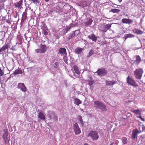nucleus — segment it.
Masks as SVG:
<instances>
[{
	"mask_svg": "<svg viewBox=\"0 0 145 145\" xmlns=\"http://www.w3.org/2000/svg\"><path fill=\"white\" fill-rule=\"evenodd\" d=\"M93 106L96 108L100 109L103 112H106L107 110L105 105L99 101H95Z\"/></svg>",
	"mask_w": 145,
	"mask_h": 145,
	"instance_id": "nucleus-1",
	"label": "nucleus"
},
{
	"mask_svg": "<svg viewBox=\"0 0 145 145\" xmlns=\"http://www.w3.org/2000/svg\"><path fill=\"white\" fill-rule=\"evenodd\" d=\"M143 73L144 71L141 68L137 69L134 71V74L135 78L138 79L141 78Z\"/></svg>",
	"mask_w": 145,
	"mask_h": 145,
	"instance_id": "nucleus-2",
	"label": "nucleus"
},
{
	"mask_svg": "<svg viewBox=\"0 0 145 145\" xmlns=\"http://www.w3.org/2000/svg\"><path fill=\"white\" fill-rule=\"evenodd\" d=\"M95 73H97L99 76H103L107 74V71L105 68L102 67L98 69Z\"/></svg>",
	"mask_w": 145,
	"mask_h": 145,
	"instance_id": "nucleus-3",
	"label": "nucleus"
},
{
	"mask_svg": "<svg viewBox=\"0 0 145 145\" xmlns=\"http://www.w3.org/2000/svg\"><path fill=\"white\" fill-rule=\"evenodd\" d=\"M88 136L90 137L93 140H96L99 137L98 133L95 131H92L90 132L88 134Z\"/></svg>",
	"mask_w": 145,
	"mask_h": 145,
	"instance_id": "nucleus-4",
	"label": "nucleus"
},
{
	"mask_svg": "<svg viewBox=\"0 0 145 145\" xmlns=\"http://www.w3.org/2000/svg\"><path fill=\"white\" fill-rule=\"evenodd\" d=\"M47 50L46 46L44 44H41L40 45V48L35 49V51L37 53L40 54L45 53Z\"/></svg>",
	"mask_w": 145,
	"mask_h": 145,
	"instance_id": "nucleus-5",
	"label": "nucleus"
},
{
	"mask_svg": "<svg viewBox=\"0 0 145 145\" xmlns=\"http://www.w3.org/2000/svg\"><path fill=\"white\" fill-rule=\"evenodd\" d=\"M127 83L133 87H137L138 85L136 82L129 76H128L127 78Z\"/></svg>",
	"mask_w": 145,
	"mask_h": 145,
	"instance_id": "nucleus-6",
	"label": "nucleus"
},
{
	"mask_svg": "<svg viewBox=\"0 0 145 145\" xmlns=\"http://www.w3.org/2000/svg\"><path fill=\"white\" fill-rule=\"evenodd\" d=\"M47 116L49 120L53 118L57 120L58 118L57 116L56 115L55 112L53 111H49L48 112Z\"/></svg>",
	"mask_w": 145,
	"mask_h": 145,
	"instance_id": "nucleus-7",
	"label": "nucleus"
},
{
	"mask_svg": "<svg viewBox=\"0 0 145 145\" xmlns=\"http://www.w3.org/2000/svg\"><path fill=\"white\" fill-rule=\"evenodd\" d=\"M139 130L136 128L133 130L132 133V138L137 139V134L141 132L140 131V127H139Z\"/></svg>",
	"mask_w": 145,
	"mask_h": 145,
	"instance_id": "nucleus-8",
	"label": "nucleus"
},
{
	"mask_svg": "<svg viewBox=\"0 0 145 145\" xmlns=\"http://www.w3.org/2000/svg\"><path fill=\"white\" fill-rule=\"evenodd\" d=\"M9 44H5L0 49V54H3L5 53V52L6 50H7V52H8V49L9 48Z\"/></svg>",
	"mask_w": 145,
	"mask_h": 145,
	"instance_id": "nucleus-9",
	"label": "nucleus"
},
{
	"mask_svg": "<svg viewBox=\"0 0 145 145\" xmlns=\"http://www.w3.org/2000/svg\"><path fill=\"white\" fill-rule=\"evenodd\" d=\"M73 129L75 134L76 135L79 134L81 132L78 124L77 123H75L73 125Z\"/></svg>",
	"mask_w": 145,
	"mask_h": 145,
	"instance_id": "nucleus-10",
	"label": "nucleus"
},
{
	"mask_svg": "<svg viewBox=\"0 0 145 145\" xmlns=\"http://www.w3.org/2000/svg\"><path fill=\"white\" fill-rule=\"evenodd\" d=\"M18 88L20 89L22 91L24 92L27 91L26 88L24 83H19L18 85Z\"/></svg>",
	"mask_w": 145,
	"mask_h": 145,
	"instance_id": "nucleus-11",
	"label": "nucleus"
},
{
	"mask_svg": "<svg viewBox=\"0 0 145 145\" xmlns=\"http://www.w3.org/2000/svg\"><path fill=\"white\" fill-rule=\"evenodd\" d=\"M88 38L90 40H91L92 41L96 42L97 39V37L95 35L94 33H92L88 37Z\"/></svg>",
	"mask_w": 145,
	"mask_h": 145,
	"instance_id": "nucleus-12",
	"label": "nucleus"
},
{
	"mask_svg": "<svg viewBox=\"0 0 145 145\" xmlns=\"http://www.w3.org/2000/svg\"><path fill=\"white\" fill-rule=\"evenodd\" d=\"M4 133L3 136V140L6 143L7 142H8V132L6 130H4Z\"/></svg>",
	"mask_w": 145,
	"mask_h": 145,
	"instance_id": "nucleus-13",
	"label": "nucleus"
},
{
	"mask_svg": "<svg viewBox=\"0 0 145 145\" xmlns=\"http://www.w3.org/2000/svg\"><path fill=\"white\" fill-rule=\"evenodd\" d=\"M59 52L62 55L64 56H66L67 55L66 50L65 48H60L59 50Z\"/></svg>",
	"mask_w": 145,
	"mask_h": 145,
	"instance_id": "nucleus-14",
	"label": "nucleus"
},
{
	"mask_svg": "<svg viewBox=\"0 0 145 145\" xmlns=\"http://www.w3.org/2000/svg\"><path fill=\"white\" fill-rule=\"evenodd\" d=\"M111 24H107L104 25L103 29L101 30V31L103 32H106L107 30L110 29L111 27Z\"/></svg>",
	"mask_w": 145,
	"mask_h": 145,
	"instance_id": "nucleus-15",
	"label": "nucleus"
},
{
	"mask_svg": "<svg viewBox=\"0 0 145 145\" xmlns=\"http://www.w3.org/2000/svg\"><path fill=\"white\" fill-rule=\"evenodd\" d=\"M77 31L76 30L74 31H73V33L70 34L69 35V36L67 37L66 39L67 40H69L70 39H71L72 38L74 37L76 35L75 34V33Z\"/></svg>",
	"mask_w": 145,
	"mask_h": 145,
	"instance_id": "nucleus-16",
	"label": "nucleus"
},
{
	"mask_svg": "<svg viewBox=\"0 0 145 145\" xmlns=\"http://www.w3.org/2000/svg\"><path fill=\"white\" fill-rule=\"evenodd\" d=\"M73 69L75 73L78 75H80V74L78 67L76 65L73 66Z\"/></svg>",
	"mask_w": 145,
	"mask_h": 145,
	"instance_id": "nucleus-17",
	"label": "nucleus"
},
{
	"mask_svg": "<svg viewBox=\"0 0 145 145\" xmlns=\"http://www.w3.org/2000/svg\"><path fill=\"white\" fill-rule=\"evenodd\" d=\"M133 32L137 34H141L143 33V32L140 30L137 29H135L133 30Z\"/></svg>",
	"mask_w": 145,
	"mask_h": 145,
	"instance_id": "nucleus-18",
	"label": "nucleus"
},
{
	"mask_svg": "<svg viewBox=\"0 0 145 145\" xmlns=\"http://www.w3.org/2000/svg\"><path fill=\"white\" fill-rule=\"evenodd\" d=\"M120 11L119 9H116V8H112L109 11L110 12H112L114 13H118Z\"/></svg>",
	"mask_w": 145,
	"mask_h": 145,
	"instance_id": "nucleus-19",
	"label": "nucleus"
},
{
	"mask_svg": "<svg viewBox=\"0 0 145 145\" xmlns=\"http://www.w3.org/2000/svg\"><path fill=\"white\" fill-rule=\"evenodd\" d=\"M22 3V0H21L20 1L18 2L17 3H14L15 6L18 8H21V7Z\"/></svg>",
	"mask_w": 145,
	"mask_h": 145,
	"instance_id": "nucleus-20",
	"label": "nucleus"
},
{
	"mask_svg": "<svg viewBox=\"0 0 145 145\" xmlns=\"http://www.w3.org/2000/svg\"><path fill=\"white\" fill-rule=\"evenodd\" d=\"M136 59L135 61L138 65L141 61V59L139 55H137L135 56Z\"/></svg>",
	"mask_w": 145,
	"mask_h": 145,
	"instance_id": "nucleus-21",
	"label": "nucleus"
},
{
	"mask_svg": "<svg viewBox=\"0 0 145 145\" xmlns=\"http://www.w3.org/2000/svg\"><path fill=\"white\" fill-rule=\"evenodd\" d=\"M93 22V20L91 19L90 18L88 19L87 21L85 23L86 26H89L91 25Z\"/></svg>",
	"mask_w": 145,
	"mask_h": 145,
	"instance_id": "nucleus-22",
	"label": "nucleus"
},
{
	"mask_svg": "<svg viewBox=\"0 0 145 145\" xmlns=\"http://www.w3.org/2000/svg\"><path fill=\"white\" fill-rule=\"evenodd\" d=\"M82 50L83 48L79 47H77L75 50V52L76 54H79L81 53Z\"/></svg>",
	"mask_w": 145,
	"mask_h": 145,
	"instance_id": "nucleus-23",
	"label": "nucleus"
},
{
	"mask_svg": "<svg viewBox=\"0 0 145 145\" xmlns=\"http://www.w3.org/2000/svg\"><path fill=\"white\" fill-rule=\"evenodd\" d=\"M116 83L114 81H112L106 80V84L107 86L112 85Z\"/></svg>",
	"mask_w": 145,
	"mask_h": 145,
	"instance_id": "nucleus-24",
	"label": "nucleus"
},
{
	"mask_svg": "<svg viewBox=\"0 0 145 145\" xmlns=\"http://www.w3.org/2000/svg\"><path fill=\"white\" fill-rule=\"evenodd\" d=\"M38 117L42 120H44L45 119V116L42 112H40L39 113Z\"/></svg>",
	"mask_w": 145,
	"mask_h": 145,
	"instance_id": "nucleus-25",
	"label": "nucleus"
},
{
	"mask_svg": "<svg viewBox=\"0 0 145 145\" xmlns=\"http://www.w3.org/2000/svg\"><path fill=\"white\" fill-rule=\"evenodd\" d=\"M81 103V101L78 98H75L74 99V103L76 104L77 105H79Z\"/></svg>",
	"mask_w": 145,
	"mask_h": 145,
	"instance_id": "nucleus-26",
	"label": "nucleus"
},
{
	"mask_svg": "<svg viewBox=\"0 0 145 145\" xmlns=\"http://www.w3.org/2000/svg\"><path fill=\"white\" fill-rule=\"evenodd\" d=\"M131 111L136 114H139L141 115V111L139 109H137L135 110H131Z\"/></svg>",
	"mask_w": 145,
	"mask_h": 145,
	"instance_id": "nucleus-27",
	"label": "nucleus"
},
{
	"mask_svg": "<svg viewBox=\"0 0 145 145\" xmlns=\"http://www.w3.org/2000/svg\"><path fill=\"white\" fill-rule=\"evenodd\" d=\"M22 71L21 69H18L16 70L13 72V74L14 75H16L18 74H22Z\"/></svg>",
	"mask_w": 145,
	"mask_h": 145,
	"instance_id": "nucleus-28",
	"label": "nucleus"
},
{
	"mask_svg": "<svg viewBox=\"0 0 145 145\" xmlns=\"http://www.w3.org/2000/svg\"><path fill=\"white\" fill-rule=\"evenodd\" d=\"M94 54V51L93 49H92L90 50L89 53L88 54L87 56V57H89Z\"/></svg>",
	"mask_w": 145,
	"mask_h": 145,
	"instance_id": "nucleus-29",
	"label": "nucleus"
},
{
	"mask_svg": "<svg viewBox=\"0 0 145 145\" xmlns=\"http://www.w3.org/2000/svg\"><path fill=\"white\" fill-rule=\"evenodd\" d=\"M122 141L123 144H126L127 142V139L125 137H123L122 138Z\"/></svg>",
	"mask_w": 145,
	"mask_h": 145,
	"instance_id": "nucleus-30",
	"label": "nucleus"
},
{
	"mask_svg": "<svg viewBox=\"0 0 145 145\" xmlns=\"http://www.w3.org/2000/svg\"><path fill=\"white\" fill-rule=\"evenodd\" d=\"M48 29H44L43 30V33L46 36L48 35Z\"/></svg>",
	"mask_w": 145,
	"mask_h": 145,
	"instance_id": "nucleus-31",
	"label": "nucleus"
},
{
	"mask_svg": "<svg viewBox=\"0 0 145 145\" xmlns=\"http://www.w3.org/2000/svg\"><path fill=\"white\" fill-rule=\"evenodd\" d=\"M128 19L123 18L122 20V22L124 24H127Z\"/></svg>",
	"mask_w": 145,
	"mask_h": 145,
	"instance_id": "nucleus-32",
	"label": "nucleus"
},
{
	"mask_svg": "<svg viewBox=\"0 0 145 145\" xmlns=\"http://www.w3.org/2000/svg\"><path fill=\"white\" fill-rule=\"evenodd\" d=\"M4 74V72L3 70H2L1 68L0 67V75L1 76H2Z\"/></svg>",
	"mask_w": 145,
	"mask_h": 145,
	"instance_id": "nucleus-33",
	"label": "nucleus"
},
{
	"mask_svg": "<svg viewBox=\"0 0 145 145\" xmlns=\"http://www.w3.org/2000/svg\"><path fill=\"white\" fill-rule=\"evenodd\" d=\"M127 35L128 38H132L134 37V35L131 34H127Z\"/></svg>",
	"mask_w": 145,
	"mask_h": 145,
	"instance_id": "nucleus-34",
	"label": "nucleus"
},
{
	"mask_svg": "<svg viewBox=\"0 0 145 145\" xmlns=\"http://www.w3.org/2000/svg\"><path fill=\"white\" fill-rule=\"evenodd\" d=\"M127 24L129 25L131 24L133 22V21L130 19H128V21H127Z\"/></svg>",
	"mask_w": 145,
	"mask_h": 145,
	"instance_id": "nucleus-35",
	"label": "nucleus"
},
{
	"mask_svg": "<svg viewBox=\"0 0 145 145\" xmlns=\"http://www.w3.org/2000/svg\"><path fill=\"white\" fill-rule=\"evenodd\" d=\"M27 13L26 12H25L23 13L22 16L25 17V18H27Z\"/></svg>",
	"mask_w": 145,
	"mask_h": 145,
	"instance_id": "nucleus-36",
	"label": "nucleus"
},
{
	"mask_svg": "<svg viewBox=\"0 0 145 145\" xmlns=\"http://www.w3.org/2000/svg\"><path fill=\"white\" fill-rule=\"evenodd\" d=\"M63 59L64 61L66 63H67V57L66 56H64V57L63 58Z\"/></svg>",
	"mask_w": 145,
	"mask_h": 145,
	"instance_id": "nucleus-37",
	"label": "nucleus"
},
{
	"mask_svg": "<svg viewBox=\"0 0 145 145\" xmlns=\"http://www.w3.org/2000/svg\"><path fill=\"white\" fill-rule=\"evenodd\" d=\"M79 120H80V122L81 123H82L83 121V120L82 119V116H80L79 117Z\"/></svg>",
	"mask_w": 145,
	"mask_h": 145,
	"instance_id": "nucleus-38",
	"label": "nucleus"
},
{
	"mask_svg": "<svg viewBox=\"0 0 145 145\" xmlns=\"http://www.w3.org/2000/svg\"><path fill=\"white\" fill-rule=\"evenodd\" d=\"M4 5L3 4L0 5V10L4 8Z\"/></svg>",
	"mask_w": 145,
	"mask_h": 145,
	"instance_id": "nucleus-39",
	"label": "nucleus"
},
{
	"mask_svg": "<svg viewBox=\"0 0 145 145\" xmlns=\"http://www.w3.org/2000/svg\"><path fill=\"white\" fill-rule=\"evenodd\" d=\"M54 67L55 68H56L57 67L58 65V63L57 62H55L54 64Z\"/></svg>",
	"mask_w": 145,
	"mask_h": 145,
	"instance_id": "nucleus-40",
	"label": "nucleus"
},
{
	"mask_svg": "<svg viewBox=\"0 0 145 145\" xmlns=\"http://www.w3.org/2000/svg\"><path fill=\"white\" fill-rule=\"evenodd\" d=\"M84 3H85V4L84 5H82V7L83 8L85 7L86 6H87V3L85 1L84 2Z\"/></svg>",
	"mask_w": 145,
	"mask_h": 145,
	"instance_id": "nucleus-41",
	"label": "nucleus"
},
{
	"mask_svg": "<svg viewBox=\"0 0 145 145\" xmlns=\"http://www.w3.org/2000/svg\"><path fill=\"white\" fill-rule=\"evenodd\" d=\"M33 2L35 3H38L39 2L38 0H31Z\"/></svg>",
	"mask_w": 145,
	"mask_h": 145,
	"instance_id": "nucleus-42",
	"label": "nucleus"
},
{
	"mask_svg": "<svg viewBox=\"0 0 145 145\" xmlns=\"http://www.w3.org/2000/svg\"><path fill=\"white\" fill-rule=\"evenodd\" d=\"M6 22H7V23L9 24H10L11 23V21L8 20H7L6 21Z\"/></svg>",
	"mask_w": 145,
	"mask_h": 145,
	"instance_id": "nucleus-43",
	"label": "nucleus"
},
{
	"mask_svg": "<svg viewBox=\"0 0 145 145\" xmlns=\"http://www.w3.org/2000/svg\"><path fill=\"white\" fill-rule=\"evenodd\" d=\"M124 38L125 39V40L127 39V38H128V37H127V34L124 36Z\"/></svg>",
	"mask_w": 145,
	"mask_h": 145,
	"instance_id": "nucleus-44",
	"label": "nucleus"
},
{
	"mask_svg": "<svg viewBox=\"0 0 145 145\" xmlns=\"http://www.w3.org/2000/svg\"><path fill=\"white\" fill-rule=\"evenodd\" d=\"M10 49L13 51H15L16 50V49H15V48L13 47H12L11 48H10Z\"/></svg>",
	"mask_w": 145,
	"mask_h": 145,
	"instance_id": "nucleus-45",
	"label": "nucleus"
},
{
	"mask_svg": "<svg viewBox=\"0 0 145 145\" xmlns=\"http://www.w3.org/2000/svg\"><path fill=\"white\" fill-rule=\"evenodd\" d=\"M140 119L142 121H145V119L144 118L141 117Z\"/></svg>",
	"mask_w": 145,
	"mask_h": 145,
	"instance_id": "nucleus-46",
	"label": "nucleus"
},
{
	"mask_svg": "<svg viewBox=\"0 0 145 145\" xmlns=\"http://www.w3.org/2000/svg\"><path fill=\"white\" fill-rule=\"evenodd\" d=\"M118 140H116V143L115 144L116 145L118 144Z\"/></svg>",
	"mask_w": 145,
	"mask_h": 145,
	"instance_id": "nucleus-47",
	"label": "nucleus"
},
{
	"mask_svg": "<svg viewBox=\"0 0 145 145\" xmlns=\"http://www.w3.org/2000/svg\"><path fill=\"white\" fill-rule=\"evenodd\" d=\"M137 118H140L142 117V116H141V115H140V116H137Z\"/></svg>",
	"mask_w": 145,
	"mask_h": 145,
	"instance_id": "nucleus-48",
	"label": "nucleus"
},
{
	"mask_svg": "<svg viewBox=\"0 0 145 145\" xmlns=\"http://www.w3.org/2000/svg\"><path fill=\"white\" fill-rule=\"evenodd\" d=\"M119 2H121L122 1V0H118Z\"/></svg>",
	"mask_w": 145,
	"mask_h": 145,
	"instance_id": "nucleus-49",
	"label": "nucleus"
},
{
	"mask_svg": "<svg viewBox=\"0 0 145 145\" xmlns=\"http://www.w3.org/2000/svg\"><path fill=\"white\" fill-rule=\"evenodd\" d=\"M113 143H112L111 144H110V145H112L113 144Z\"/></svg>",
	"mask_w": 145,
	"mask_h": 145,
	"instance_id": "nucleus-50",
	"label": "nucleus"
},
{
	"mask_svg": "<svg viewBox=\"0 0 145 145\" xmlns=\"http://www.w3.org/2000/svg\"><path fill=\"white\" fill-rule=\"evenodd\" d=\"M84 145H88V144H85Z\"/></svg>",
	"mask_w": 145,
	"mask_h": 145,
	"instance_id": "nucleus-51",
	"label": "nucleus"
},
{
	"mask_svg": "<svg viewBox=\"0 0 145 145\" xmlns=\"http://www.w3.org/2000/svg\"><path fill=\"white\" fill-rule=\"evenodd\" d=\"M69 30L67 29V31H69Z\"/></svg>",
	"mask_w": 145,
	"mask_h": 145,
	"instance_id": "nucleus-52",
	"label": "nucleus"
}]
</instances>
